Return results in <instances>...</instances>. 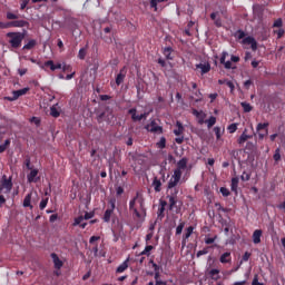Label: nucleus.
Masks as SVG:
<instances>
[{"instance_id":"35","label":"nucleus","mask_w":285,"mask_h":285,"mask_svg":"<svg viewBox=\"0 0 285 285\" xmlns=\"http://www.w3.org/2000/svg\"><path fill=\"white\" fill-rule=\"evenodd\" d=\"M238 126H239V124H237V122H233V124L228 125L227 130H228L229 135H234V132H237Z\"/></svg>"},{"instance_id":"63","label":"nucleus","mask_w":285,"mask_h":285,"mask_svg":"<svg viewBox=\"0 0 285 285\" xmlns=\"http://www.w3.org/2000/svg\"><path fill=\"white\" fill-rule=\"evenodd\" d=\"M215 239H217V237L205 238V244H207V245L215 244Z\"/></svg>"},{"instance_id":"21","label":"nucleus","mask_w":285,"mask_h":285,"mask_svg":"<svg viewBox=\"0 0 285 285\" xmlns=\"http://www.w3.org/2000/svg\"><path fill=\"white\" fill-rule=\"evenodd\" d=\"M176 128L174 129V135H176V137H181V135H184V125L181 124V121L177 120L176 121Z\"/></svg>"},{"instance_id":"41","label":"nucleus","mask_w":285,"mask_h":285,"mask_svg":"<svg viewBox=\"0 0 285 285\" xmlns=\"http://www.w3.org/2000/svg\"><path fill=\"white\" fill-rule=\"evenodd\" d=\"M185 226H186V223L180 222L179 225L176 227V235H181V233L184 232Z\"/></svg>"},{"instance_id":"61","label":"nucleus","mask_w":285,"mask_h":285,"mask_svg":"<svg viewBox=\"0 0 285 285\" xmlns=\"http://www.w3.org/2000/svg\"><path fill=\"white\" fill-rule=\"evenodd\" d=\"M28 3H30V0H23L20 4V10H26L28 7Z\"/></svg>"},{"instance_id":"44","label":"nucleus","mask_w":285,"mask_h":285,"mask_svg":"<svg viewBox=\"0 0 285 285\" xmlns=\"http://www.w3.org/2000/svg\"><path fill=\"white\" fill-rule=\"evenodd\" d=\"M83 216H78L75 218L72 226H80L83 222Z\"/></svg>"},{"instance_id":"13","label":"nucleus","mask_w":285,"mask_h":285,"mask_svg":"<svg viewBox=\"0 0 285 285\" xmlns=\"http://www.w3.org/2000/svg\"><path fill=\"white\" fill-rule=\"evenodd\" d=\"M26 26H30L26 20H13L8 22V28H26Z\"/></svg>"},{"instance_id":"4","label":"nucleus","mask_w":285,"mask_h":285,"mask_svg":"<svg viewBox=\"0 0 285 285\" xmlns=\"http://www.w3.org/2000/svg\"><path fill=\"white\" fill-rule=\"evenodd\" d=\"M179 181H181V175L179 171H174V175L171 176V178L168 181L167 188L168 190H175V188H177V184H179Z\"/></svg>"},{"instance_id":"50","label":"nucleus","mask_w":285,"mask_h":285,"mask_svg":"<svg viewBox=\"0 0 285 285\" xmlns=\"http://www.w3.org/2000/svg\"><path fill=\"white\" fill-rule=\"evenodd\" d=\"M208 248L209 247H205L204 249L198 250L196 254V257H202L203 255H208Z\"/></svg>"},{"instance_id":"32","label":"nucleus","mask_w":285,"mask_h":285,"mask_svg":"<svg viewBox=\"0 0 285 285\" xmlns=\"http://www.w3.org/2000/svg\"><path fill=\"white\" fill-rule=\"evenodd\" d=\"M273 159H274L275 164H279V161H282V149H279V148L275 149Z\"/></svg>"},{"instance_id":"46","label":"nucleus","mask_w":285,"mask_h":285,"mask_svg":"<svg viewBox=\"0 0 285 285\" xmlns=\"http://www.w3.org/2000/svg\"><path fill=\"white\" fill-rule=\"evenodd\" d=\"M86 55H87V51H86V48H81L78 52V59H86Z\"/></svg>"},{"instance_id":"12","label":"nucleus","mask_w":285,"mask_h":285,"mask_svg":"<svg viewBox=\"0 0 285 285\" xmlns=\"http://www.w3.org/2000/svg\"><path fill=\"white\" fill-rule=\"evenodd\" d=\"M50 257L53 262L55 268L57 271H61V268L63 267V261L59 258V255H57L56 253H51Z\"/></svg>"},{"instance_id":"14","label":"nucleus","mask_w":285,"mask_h":285,"mask_svg":"<svg viewBox=\"0 0 285 285\" xmlns=\"http://www.w3.org/2000/svg\"><path fill=\"white\" fill-rule=\"evenodd\" d=\"M188 167V158L184 157L177 163V168L174 170V173H180L183 175L181 170H186Z\"/></svg>"},{"instance_id":"26","label":"nucleus","mask_w":285,"mask_h":285,"mask_svg":"<svg viewBox=\"0 0 285 285\" xmlns=\"http://www.w3.org/2000/svg\"><path fill=\"white\" fill-rule=\"evenodd\" d=\"M163 53H164V57H166V59H167L168 61H173V59H175V57L173 56V49H171V47H166V48L164 49Z\"/></svg>"},{"instance_id":"8","label":"nucleus","mask_w":285,"mask_h":285,"mask_svg":"<svg viewBox=\"0 0 285 285\" xmlns=\"http://www.w3.org/2000/svg\"><path fill=\"white\" fill-rule=\"evenodd\" d=\"M30 90V88H22L19 90H14L12 91V97H8V101H17V99H19V97H23V95H28V91Z\"/></svg>"},{"instance_id":"27","label":"nucleus","mask_w":285,"mask_h":285,"mask_svg":"<svg viewBox=\"0 0 285 285\" xmlns=\"http://www.w3.org/2000/svg\"><path fill=\"white\" fill-rule=\"evenodd\" d=\"M128 262H130V258H127L125 262H122L116 269V273H125V271H128Z\"/></svg>"},{"instance_id":"20","label":"nucleus","mask_w":285,"mask_h":285,"mask_svg":"<svg viewBox=\"0 0 285 285\" xmlns=\"http://www.w3.org/2000/svg\"><path fill=\"white\" fill-rule=\"evenodd\" d=\"M57 106H59V104L50 107V116L55 117V119L61 116V108H58Z\"/></svg>"},{"instance_id":"37","label":"nucleus","mask_w":285,"mask_h":285,"mask_svg":"<svg viewBox=\"0 0 285 285\" xmlns=\"http://www.w3.org/2000/svg\"><path fill=\"white\" fill-rule=\"evenodd\" d=\"M240 106L244 110V112H250L253 110V106H250V104L244 101V102H240Z\"/></svg>"},{"instance_id":"52","label":"nucleus","mask_w":285,"mask_h":285,"mask_svg":"<svg viewBox=\"0 0 285 285\" xmlns=\"http://www.w3.org/2000/svg\"><path fill=\"white\" fill-rule=\"evenodd\" d=\"M219 273V269H210L209 275L213 279H219V277H215Z\"/></svg>"},{"instance_id":"1","label":"nucleus","mask_w":285,"mask_h":285,"mask_svg":"<svg viewBox=\"0 0 285 285\" xmlns=\"http://www.w3.org/2000/svg\"><path fill=\"white\" fill-rule=\"evenodd\" d=\"M129 212L134 219H144L146 217V199L144 194L137 191L134 198L129 200Z\"/></svg>"},{"instance_id":"22","label":"nucleus","mask_w":285,"mask_h":285,"mask_svg":"<svg viewBox=\"0 0 285 285\" xmlns=\"http://www.w3.org/2000/svg\"><path fill=\"white\" fill-rule=\"evenodd\" d=\"M151 186L155 193H161V180L157 177H154Z\"/></svg>"},{"instance_id":"38","label":"nucleus","mask_w":285,"mask_h":285,"mask_svg":"<svg viewBox=\"0 0 285 285\" xmlns=\"http://www.w3.org/2000/svg\"><path fill=\"white\" fill-rule=\"evenodd\" d=\"M108 204H109V209L110 210H115V208H117V198L115 197H111L109 200H108Z\"/></svg>"},{"instance_id":"9","label":"nucleus","mask_w":285,"mask_h":285,"mask_svg":"<svg viewBox=\"0 0 285 285\" xmlns=\"http://www.w3.org/2000/svg\"><path fill=\"white\" fill-rule=\"evenodd\" d=\"M179 193V189L175 188L174 193L171 195H168L167 198L169 200V210H175V207L177 206V195Z\"/></svg>"},{"instance_id":"47","label":"nucleus","mask_w":285,"mask_h":285,"mask_svg":"<svg viewBox=\"0 0 285 285\" xmlns=\"http://www.w3.org/2000/svg\"><path fill=\"white\" fill-rule=\"evenodd\" d=\"M220 194L223 195V197H229L230 190H228V188L226 187H220Z\"/></svg>"},{"instance_id":"5","label":"nucleus","mask_w":285,"mask_h":285,"mask_svg":"<svg viewBox=\"0 0 285 285\" xmlns=\"http://www.w3.org/2000/svg\"><path fill=\"white\" fill-rule=\"evenodd\" d=\"M128 115L131 116V120L134 122H137V121H141L144 119H148V112H144V114H140V115H137V108H131L128 110Z\"/></svg>"},{"instance_id":"57","label":"nucleus","mask_w":285,"mask_h":285,"mask_svg":"<svg viewBox=\"0 0 285 285\" xmlns=\"http://www.w3.org/2000/svg\"><path fill=\"white\" fill-rule=\"evenodd\" d=\"M7 19H9V20L19 19V16H17L12 12H7Z\"/></svg>"},{"instance_id":"51","label":"nucleus","mask_w":285,"mask_h":285,"mask_svg":"<svg viewBox=\"0 0 285 285\" xmlns=\"http://www.w3.org/2000/svg\"><path fill=\"white\" fill-rule=\"evenodd\" d=\"M46 206H48V198H43L40 202V205H39L40 210H43L46 208Z\"/></svg>"},{"instance_id":"7","label":"nucleus","mask_w":285,"mask_h":285,"mask_svg":"<svg viewBox=\"0 0 285 285\" xmlns=\"http://www.w3.org/2000/svg\"><path fill=\"white\" fill-rule=\"evenodd\" d=\"M145 128L148 132H156L157 135H161V132H164V127L157 125V121L155 120H151L150 124L145 126Z\"/></svg>"},{"instance_id":"49","label":"nucleus","mask_w":285,"mask_h":285,"mask_svg":"<svg viewBox=\"0 0 285 285\" xmlns=\"http://www.w3.org/2000/svg\"><path fill=\"white\" fill-rule=\"evenodd\" d=\"M250 253L249 252H245V254L242 257L240 264H244V262H248L250 259Z\"/></svg>"},{"instance_id":"45","label":"nucleus","mask_w":285,"mask_h":285,"mask_svg":"<svg viewBox=\"0 0 285 285\" xmlns=\"http://www.w3.org/2000/svg\"><path fill=\"white\" fill-rule=\"evenodd\" d=\"M282 26H284L282 18L276 19L273 23V28H282Z\"/></svg>"},{"instance_id":"36","label":"nucleus","mask_w":285,"mask_h":285,"mask_svg":"<svg viewBox=\"0 0 285 285\" xmlns=\"http://www.w3.org/2000/svg\"><path fill=\"white\" fill-rule=\"evenodd\" d=\"M165 1H168V0H150V8H154L155 12H157L158 10L157 4L165 3Z\"/></svg>"},{"instance_id":"31","label":"nucleus","mask_w":285,"mask_h":285,"mask_svg":"<svg viewBox=\"0 0 285 285\" xmlns=\"http://www.w3.org/2000/svg\"><path fill=\"white\" fill-rule=\"evenodd\" d=\"M124 79H126V71L124 69L120 70V72L116 77V85L119 86Z\"/></svg>"},{"instance_id":"23","label":"nucleus","mask_w":285,"mask_h":285,"mask_svg":"<svg viewBox=\"0 0 285 285\" xmlns=\"http://www.w3.org/2000/svg\"><path fill=\"white\" fill-rule=\"evenodd\" d=\"M31 202H32V193H29L26 195V197L23 199V204H22L23 207L32 209L33 207H32Z\"/></svg>"},{"instance_id":"29","label":"nucleus","mask_w":285,"mask_h":285,"mask_svg":"<svg viewBox=\"0 0 285 285\" xmlns=\"http://www.w3.org/2000/svg\"><path fill=\"white\" fill-rule=\"evenodd\" d=\"M230 261H232V257L229 252L222 254L219 258L220 264H230Z\"/></svg>"},{"instance_id":"64","label":"nucleus","mask_w":285,"mask_h":285,"mask_svg":"<svg viewBox=\"0 0 285 285\" xmlns=\"http://www.w3.org/2000/svg\"><path fill=\"white\" fill-rule=\"evenodd\" d=\"M165 210H166L165 207H159V208H158V217H164Z\"/></svg>"},{"instance_id":"16","label":"nucleus","mask_w":285,"mask_h":285,"mask_svg":"<svg viewBox=\"0 0 285 285\" xmlns=\"http://www.w3.org/2000/svg\"><path fill=\"white\" fill-rule=\"evenodd\" d=\"M196 70H200V75H208L210 70V62H200L196 65Z\"/></svg>"},{"instance_id":"48","label":"nucleus","mask_w":285,"mask_h":285,"mask_svg":"<svg viewBox=\"0 0 285 285\" xmlns=\"http://www.w3.org/2000/svg\"><path fill=\"white\" fill-rule=\"evenodd\" d=\"M242 181H250V174L244 171L240 176Z\"/></svg>"},{"instance_id":"43","label":"nucleus","mask_w":285,"mask_h":285,"mask_svg":"<svg viewBox=\"0 0 285 285\" xmlns=\"http://www.w3.org/2000/svg\"><path fill=\"white\" fill-rule=\"evenodd\" d=\"M157 147L160 148V150H164V148H166V137L160 138V140L157 142Z\"/></svg>"},{"instance_id":"42","label":"nucleus","mask_w":285,"mask_h":285,"mask_svg":"<svg viewBox=\"0 0 285 285\" xmlns=\"http://www.w3.org/2000/svg\"><path fill=\"white\" fill-rule=\"evenodd\" d=\"M214 132L216 135L217 140L222 139V135L224 132V131H222V127H214Z\"/></svg>"},{"instance_id":"60","label":"nucleus","mask_w":285,"mask_h":285,"mask_svg":"<svg viewBox=\"0 0 285 285\" xmlns=\"http://www.w3.org/2000/svg\"><path fill=\"white\" fill-rule=\"evenodd\" d=\"M252 285H264V283H259V278L257 275L254 276Z\"/></svg>"},{"instance_id":"56","label":"nucleus","mask_w":285,"mask_h":285,"mask_svg":"<svg viewBox=\"0 0 285 285\" xmlns=\"http://www.w3.org/2000/svg\"><path fill=\"white\" fill-rule=\"evenodd\" d=\"M228 56V53L226 51H223L222 52V56H220V63L224 66L225 62H226V57Z\"/></svg>"},{"instance_id":"3","label":"nucleus","mask_w":285,"mask_h":285,"mask_svg":"<svg viewBox=\"0 0 285 285\" xmlns=\"http://www.w3.org/2000/svg\"><path fill=\"white\" fill-rule=\"evenodd\" d=\"M12 186V176L8 178V176L3 175L0 179V195H10Z\"/></svg>"},{"instance_id":"6","label":"nucleus","mask_w":285,"mask_h":285,"mask_svg":"<svg viewBox=\"0 0 285 285\" xmlns=\"http://www.w3.org/2000/svg\"><path fill=\"white\" fill-rule=\"evenodd\" d=\"M268 122H261L256 126V132H258V139H264L268 136Z\"/></svg>"},{"instance_id":"30","label":"nucleus","mask_w":285,"mask_h":285,"mask_svg":"<svg viewBox=\"0 0 285 285\" xmlns=\"http://www.w3.org/2000/svg\"><path fill=\"white\" fill-rule=\"evenodd\" d=\"M238 186H239V178L238 177L232 178L230 188H232V193H235V195H237Z\"/></svg>"},{"instance_id":"10","label":"nucleus","mask_w":285,"mask_h":285,"mask_svg":"<svg viewBox=\"0 0 285 285\" xmlns=\"http://www.w3.org/2000/svg\"><path fill=\"white\" fill-rule=\"evenodd\" d=\"M110 119H115V115L112 112H109L106 115V112H101L97 116L98 124H102V121H107V124H112Z\"/></svg>"},{"instance_id":"55","label":"nucleus","mask_w":285,"mask_h":285,"mask_svg":"<svg viewBox=\"0 0 285 285\" xmlns=\"http://www.w3.org/2000/svg\"><path fill=\"white\" fill-rule=\"evenodd\" d=\"M274 32H275V35H277V39H282V37H284L285 30L278 29V30H275Z\"/></svg>"},{"instance_id":"53","label":"nucleus","mask_w":285,"mask_h":285,"mask_svg":"<svg viewBox=\"0 0 285 285\" xmlns=\"http://www.w3.org/2000/svg\"><path fill=\"white\" fill-rule=\"evenodd\" d=\"M193 94L195 95V97H197V101H202L204 96L202 95V91L199 89L193 91Z\"/></svg>"},{"instance_id":"33","label":"nucleus","mask_w":285,"mask_h":285,"mask_svg":"<svg viewBox=\"0 0 285 285\" xmlns=\"http://www.w3.org/2000/svg\"><path fill=\"white\" fill-rule=\"evenodd\" d=\"M35 46H37V40L31 39V40L28 41L27 45H24L22 47V50H32V48H35Z\"/></svg>"},{"instance_id":"24","label":"nucleus","mask_w":285,"mask_h":285,"mask_svg":"<svg viewBox=\"0 0 285 285\" xmlns=\"http://www.w3.org/2000/svg\"><path fill=\"white\" fill-rule=\"evenodd\" d=\"M114 214H115V210H114V209L107 208V209L105 210V214H104V217H102L104 222H105L106 224H110V219H111V217H112Z\"/></svg>"},{"instance_id":"11","label":"nucleus","mask_w":285,"mask_h":285,"mask_svg":"<svg viewBox=\"0 0 285 285\" xmlns=\"http://www.w3.org/2000/svg\"><path fill=\"white\" fill-rule=\"evenodd\" d=\"M191 115L198 119L199 126H204V124H206V112L193 109Z\"/></svg>"},{"instance_id":"59","label":"nucleus","mask_w":285,"mask_h":285,"mask_svg":"<svg viewBox=\"0 0 285 285\" xmlns=\"http://www.w3.org/2000/svg\"><path fill=\"white\" fill-rule=\"evenodd\" d=\"M246 150H255V145L253 141H248L246 144Z\"/></svg>"},{"instance_id":"58","label":"nucleus","mask_w":285,"mask_h":285,"mask_svg":"<svg viewBox=\"0 0 285 285\" xmlns=\"http://www.w3.org/2000/svg\"><path fill=\"white\" fill-rule=\"evenodd\" d=\"M63 72H72V66L70 65H63L62 66Z\"/></svg>"},{"instance_id":"40","label":"nucleus","mask_w":285,"mask_h":285,"mask_svg":"<svg viewBox=\"0 0 285 285\" xmlns=\"http://www.w3.org/2000/svg\"><path fill=\"white\" fill-rule=\"evenodd\" d=\"M153 248H155L153 245H147L140 255H147V257H150V250H153Z\"/></svg>"},{"instance_id":"19","label":"nucleus","mask_w":285,"mask_h":285,"mask_svg":"<svg viewBox=\"0 0 285 285\" xmlns=\"http://www.w3.org/2000/svg\"><path fill=\"white\" fill-rule=\"evenodd\" d=\"M37 175H39V169H31V171L27 176L28 183H37Z\"/></svg>"},{"instance_id":"54","label":"nucleus","mask_w":285,"mask_h":285,"mask_svg":"<svg viewBox=\"0 0 285 285\" xmlns=\"http://www.w3.org/2000/svg\"><path fill=\"white\" fill-rule=\"evenodd\" d=\"M24 166H26L27 170H32L30 157L26 158Z\"/></svg>"},{"instance_id":"28","label":"nucleus","mask_w":285,"mask_h":285,"mask_svg":"<svg viewBox=\"0 0 285 285\" xmlns=\"http://www.w3.org/2000/svg\"><path fill=\"white\" fill-rule=\"evenodd\" d=\"M253 242H254V244H261V242H262V229H256L253 233Z\"/></svg>"},{"instance_id":"17","label":"nucleus","mask_w":285,"mask_h":285,"mask_svg":"<svg viewBox=\"0 0 285 285\" xmlns=\"http://www.w3.org/2000/svg\"><path fill=\"white\" fill-rule=\"evenodd\" d=\"M194 230H195V227L193 226H189L185 229V234L183 235V242H181L183 246H186V240L190 239V235H193Z\"/></svg>"},{"instance_id":"34","label":"nucleus","mask_w":285,"mask_h":285,"mask_svg":"<svg viewBox=\"0 0 285 285\" xmlns=\"http://www.w3.org/2000/svg\"><path fill=\"white\" fill-rule=\"evenodd\" d=\"M205 124H207V128H213V126L217 124V118L215 116H210L209 119L205 120Z\"/></svg>"},{"instance_id":"2","label":"nucleus","mask_w":285,"mask_h":285,"mask_svg":"<svg viewBox=\"0 0 285 285\" xmlns=\"http://www.w3.org/2000/svg\"><path fill=\"white\" fill-rule=\"evenodd\" d=\"M7 37L9 39L11 48H13L14 50L19 49L21 43H23V39L26 38V36L21 32H8Z\"/></svg>"},{"instance_id":"39","label":"nucleus","mask_w":285,"mask_h":285,"mask_svg":"<svg viewBox=\"0 0 285 285\" xmlns=\"http://www.w3.org/2000/svg\"><path fill=\"white\" fill-rule=\"evenodd\" d=\"M235 39H244L246 37V32L244 30L239 29L234 33Z\"/></svg>"},{"instance_id":"15","label":"nucleus","mask_w":285,"mask_h":285,"mask_svg":"<svg viewBox=\"0 0 285 285\" xmlns=\"http://www.w3.org/2000/svg\"><path fill=\"white\" fill-rule=\"evenodd\" d=\"M243 43L246 46H250V48L254 52L257 51V40H255L253 37L248 36V37L244 38Z\"/></svg>"},{"instance_id":"62","label":"nucleus","mask_w":285,"mask_h":285,"mask_svg":"<svg viewBox=\"0 0 285 285\" xmlns=\"http://www.w3.org/2000/svg\"><path fill=\"white\" fill-rule=\"evenodd\" d=\"M83 217V219H92V217H95V213H88V212H86L85 213V216H82Z\"/></svg>"},{"instance_id":"25","label":"nucleus","mask_w":285,"mask_h":285,"mask_svg":"<svg viewBox=\"0 0 285 285\" xmlns=\"http://www.w3.org/2000/svg\"><path fill=\"white\" fill-rule=\"evenodd\" d=\"M247 139H253V135H248V134H242L239 136V138L237 139V144L239 146H244L245 142L247 141Z\"/></svg>"},{"instance_id":"18","label":"nucleus","mask_w":285,"mask_h":285,"mask_svg":"<svg viewBox=\"0 0 285 285\" xmlns=\"http://www.w3.org/2000/svg\"><path fill=\"white\" fill-rule=\"evenodd\" d=\"M37 63H38V66H40V68H41L42 70H46V68H50V70H51L52 72H55V70H57L56 65H55V61H52V60H48V61H46L43 65H41L40 62H37Z\"/></svg>"}]
</instances>
